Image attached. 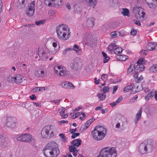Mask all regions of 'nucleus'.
<instances>
[{"instance_id": "obj_1", "label": "nucleus", "mask_w": 157, "mask_h": 157, "mask_svg": "<svg viewBox=\"0 0 157 157\" xmlns=\"http://www.w3.org/2000/svg\"><path fill=\"white\" fill-rule=\"evenodd\" d=\"M43 152L45 157H56L59 153L58 145L54 141L48 143Z\"/></svg>"}, {"instance_id": "obj_2", "label": "nucleus", "mask_w": 157, "mask_h": 157, "mask_svg": "<svg viewBox=\"0 0 157 157\" xmlns=\"http://www.w3.org/2000/svg\"><path fill=\"white\" fill-rule=\"evenodd\" d=\"M56 31L57 37L60 40H67L70 36V29L66 25L62 24L58 25L56 28Z\"/></svg>"}, {"instance_id": "obj_3", "label": "nucleus", "mask_w": 157, "mask_h": 157, "mask_svg": "<svg viewBox=\"0 0 157 157\" xmlns=\"http://www.w3.org/2000/svg\"><path fill=\"white\" fill-rule=\"evenodd\" d=\"M107 130L102 126H98L95 127L91 132L92 136L95 140H102L107 134Z\"/></svg>"}, {"instance_id": "obj_4", "label": "nucleus", "mask_w": 157, "mask_h": 157, "mask_svg": "<svg viewBox=\"0 0 157 157\" xmlns=\"http://www.w3.org/2000/svg\"><path fill=\"white\" fill-rule=\"evenodd\" d=\"M117 155L116 148L114 147H108L102 149L97 157H116Z\"/></svg>"}, {"instance_id": "obj_5", "label": "nucleus", "mask_w": 157, "mask_h": 157, "mask_svg": "<svg viewBox=\"0 0 157 157\" xmlns=\"http://www.w3.org/2000/svg\"><path fill=\"white\" fill-rule=\"evenodd\" d=\"M154 148L153 144L151 141H144L140 145L139 150L141 154L151 152Z\"/></svg>"}, {"instance_id": "obj_6", "label": "nucleus", "mask_w": 157, "mask_h": 157, "mask_svg": "<svg viewBox=\"0 0 157 157\" xmlns=\"http://www.w3.org/2000/svg\"><path fill=\"white\" fill-rule=\"evenodd\" d=\"M55 127L52 125H47L44 127L41 131V134L42 138H46L52 137L54 135Z\"/></svg>"}, {"instance_id": "obj_7", "label": "nucleus", "mask_w": 157, "mask_h": 157, "mask_svg": "<svg viewBox=\"0 0 157 157\" xmlns=\"http://www.w3.org/2000/svg\"><path fill=\"white\" fill-rule=\"evenodd\" d=\"M2 121L5 126L11 128L15 127L16 125L15 119L10 117L4 116L2 118Z\"/></svg>"}, {"instance_id": "obj_8", "label": "nucleus", "mask_w": 157, "mask_h": 157, "mask_svg": "<svg viewBox=\"0 0 157 157\" xmlns=\"http://www.w3.org/2000/svg\"><path fill=\"white\" fill-rule=\"evenodd\" d=\"M16 137L17 140L22 142L29 143L35 141L34 137L29 134L17 135Z\"/></svg>"}, {"instance_id": "obj_9", "label": "nucleus", "mask_w": 157, "mask_h": 157, "mask_svg": "<svg viewBox=\"0 0 157 157\" xmlns=\"http://www.w3.org/2000/svg\"><path fill=\"white\" fill-rule=\"evenodd\" d=\"M54 70L56 74L60 76H67L69 74V71L61 65L55 66Z\"/></svg>"}, {"instance_id": "obj_10", "label": "nucleus", "mask_w": 157, "mask_h": 157, "mask_svg": "<svg viewBox=\"0 0 157 157\" xmlns=\"http://www.w3.org/2000/svg\"><path fill=\"white\" fill-rule=\"evenodd\" d=\"M35 2L33 1L29 3L28 5L27 9L25 11L27 16L32 17L34 14L35 11Z\"/></svg>"}, {"instance_id": "obj_11", "label": "nucleus", "mask_w": 157, "mask_h": 157, "mask_svg": "<svg viewBox=\"0 0 157 157\" xmlns=\"http://www.w3.org/2000/svg\"><path fill=\"white\" fill-rule=\"evenodd\" d=\"M63 0H44L45 5L48 6L58 7L62 4Z\"/></svg>"}, {"instance_id": "obj_12", "label": "nucleus", "mask_w": 157, "mask_h": 157, "mask_svg": "<svg viewBox=\"0 0 157 157\" xmlns=\"http://www.w3.org/2000/svg\"><path fill=\"white\" fill-rule=\"evenodd\" d=\"M22 76L21 75L17 74L14 75L13 77L9 76L8 78V80L10 82L19 84L22 82Z\"/></svg>"}, {"instance_id": "obj_13", "label": "nucleus", "mask_w": 157, "mask_h": 157, "mask_svg": "<svg viewBox=\"0 0 157 157\" xmlns=\"http://www.w3.org/2000/svg\"><path fill=\"white\" fill-rule=\"evenodd\" d=\"M134 10L136 11L135 13L136 17L140 21H143L145 14L144 10L141 8L137 7Z\"/></svg>"}, {"instance_id": "obj_14", "label": "nucleus", "mask_w": 157, "mask_h": 157, "mask_svg": "<svg viewBox=\"0 0 157 157\" xmlns=\"http://www.w3.org/2000/svg\"><path fill=\"white\" fill-rule=\"evenodd\" d=\"M80 59L78 58H76L71 64V68L74 71H78L81 67Z\"/></svg>"}, {"instance_id": "obj_15", "label": "nucleus", "mask_w": 157, "mask_h": 157, "mask_svg": "<svg viewBox=\"0 0 157 157\" xmlns=\"http://www.w3.org/2000/svg\"><path fill=\"white\" fill-rule=\"evenodd\" d=\"M131 88L132 90H134L136 92H139L142 90L141 86H137L135 90H134L135 88H134L133 87H131V86H128L124 88L123 91L124 92H128Z\"/></svg>"}, {"instance_id": "obj_16", "label": "nucleus", "mask_w": 157, "mask_h": 157, "mask_svg": "<svg viewBox=\"0 0 157 157\" xmlns=\"http://www.w3.org/2000/svg\"><path fill=\"white\" fill-rule=\"evenodd\" d=\"M45 70L41 67H39L35 72V75L36 77H44L45 75Z\"/></svg>"}, {"instance_id": "obj_17", "label": "nucleus", "mask_w": 157, "mask_h": 157, "mask_svg": "<svg viewBox=\"0 0 157 157\" xmlns=\"http://www.w3.org/2000/svg\"><path fill=\"white\" fill-rule=\"evenodd\" d=\"M60 85L62 87L65 89H73L75 86L71 83L69 82H63L60 84Z\"/></svg>"}, {"instance_id": "obj_18", "label": "nucleus", "mask_w": 157, "mask_h": 157, "mask_svg": "<svg viewBox=\"0 0 157 157\" xmlns=\"http://www.w3.org/2000/svg\"><path fill=\"white\" fill-rule=\"evenodd\" d=\"M58 44V42L56 40H54V42H53L52 45L53 47L54 48V51L51 50L48 51V52L51 55H54L59 51V48H57Z\"/></svg>"}, {"instance_id": "obj_19", "label": "nucleus", "mask_w": 157, "mask_h": 157, "mask_svg": "<svg viewBox=\"0 0 157 157\" xmlns=\"http://www.w3.org/2000/svg\"><path fill=\"white\" fill-rule=\"evenodd\" d=\"M95 19L93 17H90L87 18L86 22V25L90 28L93 27L94 25Z\"/></svg>"}, {"instance_id": "obj_20", "label": "nucleus", "mask_w": 157, "mask_h": 157, "mask_svg": "<svg viewBox=\"0 0 157 157\" xmlns=\"http://www.w3.org/2000/svg\"><path fill=\"white\" fill-rule=\"evenodd\" d=\"M94 119L93 118L91 119L88 120L86 123L85 125H82L81 126V128L83 130H85L91 124V123L93 122Z\"/></svg>"}, {"instance_id": "obj_21", "label": "nucleus", "mask_w": 157, "mask_h": 157, "mask_svg": "<svg viewBox=\"0 0 157 157\" xmlns=\"http://www.w3.org/2000/svg\"><path fill=\"white\" fill-rule=\"evenodd\" d=\"M142 113V108H140L139 110L136 113L135 117V119L134 120V122L136 124H137L138 121H140L141 119Z\"/></svg>"}, {"instance_id": "obj_22", "label": "nucleus", "mask_w": 157, "mask_h": 157, "mask_svg": "<svg viewBox=\"0 0 157 157\" xmlns=\"http://www.w3.org/2000/svg\"><path fill=\"white\" fill-rule=\"evenodd\" d=\"M92 36L90 34H86L84 37V40L89 45L93 43Z\"/></svg>"}, {"instance_id": "obj_23", "label": "nucleus", "mask_w": 157, "mask_h": 157, "mask_svg": "<svg viewBox=\"0 0 157 157\" xmlns=\"http://www.w3.org/2000/svg\"><path fill=\"white\" fill-rule=\"evenodd\" d=\"M87 5L94 8L96 5L97 0H85Z\"/></svg>"}, {"instance_id": "obj_24", "label": "nucleus", "mask_w": 157, "mask_h": 157, "mask_svg": "<svg viewBox=\"0 0 157 157\" xmlns=\"http://www.w3.org/2000/svg\"><path fill=\"white\" fill-rule=\"evenodd\" d=\"M135 65L134 64H131L128 68L127 71V73L128 75H133L134 73L136 71Z\"/></svg>"}, {"instance_id": "obj_25", "label": "nucleus", "mask_w": 157, "mask_h": 157, "mask_svg": "<svg viewBox=\"0 0 157 157\" xmlns=\"http://www.w3.org/2000/svg\"><path fill=\"white\" fill-rule=\"evenodd\" d=\"M73 49L74 50L75 53L78 55H81L82 54L81 48H80L78 45H77L75 44L73 46Z\"/></svg>"}, {"instance_id": "obj_26", "label": "nucleus", "mask_w": 157, "mask_h": 157, "mask_svg": "<svg viewBox=\"0 0 157 157\" xmlns=\"http://www.w3.org/2000/svg\"><path fill=\"white\" fill-rule=\"evenodd\" d=\"M75 146L73 145L70 146L69 147V148L70 151L71 152H73V155L75 156L77 155L78 151L77 150L76 147Z\"/></svg>"}, {"instance_id": "obj_27", "label": "nucleus", "mask_w": 157, "mask_h": 157, "mask_svg": "<svg viewBox=\"0 0 157 157\" xmlns=\"http://www.w3.org/2000/svg\"><path fill=\"white\" fill-rule=\"evenodd\" d=\"M82 140L80 139H78L73 140L71 143V144L75 147H78L81 144Z\"/></svg>"}, {"instance_id": "obj_28", "label": "nucleus", "mask_w": 157, "mask_h": 157, "mask_svg": "<svg viewBox=\"0 0 157 157\" xmlns=\"http://www.w3.org/2000/svg\"><path fill=\"white\" fill-rule=\"evenodd\" d=\"M96 96L98 97V99L99 101H103L105 99L106 95L103 93L101 94L98 93L96 94Z\"/></svg>"}, {"instance_id": "obj_29", "label": "nucleus", "mask_w": 157, "mask_h": 157, "mask_svg": "<svg viewBox=\"0 0 157 157\" xmlns=\"http://www.w3.org/2000/svg\"><path fill=\"white\" fill-rule=\"evenodd\" d=\"M116 57L117 59L121 61H125L128 59V56L124 55H117Z\"/></svg>"}, {"instance_id": "obj_30", "label": "nucleus", "mask_w": 157, "mask_h": 157, "mask_svg": "<svg viewBox=\"0 0 157 157\" xmlns=\"http://www.w3.org/2000/svg\"><path fill=\"white\" fill-rule=\"evenodd\" d=\"M121 33L119 31H115L111 32L110 33L111 37L112 38L118 37L120 35Z\"/></svg>"}, {"instance_id": "obj_31", "label": "nucleus", "mask_w": 157, "mask_h": 157, "mask_svg": "<svg viewBox=\"0 0 157 157\" xmlns=\"http://www.w3.org/2000/svg\"><path fill=\"white\" fill-rule=\"evenodd\" d=\"M155 43H149L147 44L146 48L149 51H152L154 50L155 46Z\"/></svg>"}, {"instance_id": "obj_32", "label": "nucleus", "mask_w": 157, "mask_h": 157, "mask_svg": "<svg viewBox=\"0 0 157 157\" xmlns=\"http://www.w3.org/2000/svg\"><path fill=\"white\" fill-rule=\"evenodd\" d=\"M144 67L143 64L137 65L135 67V70L139 72L144 71Z\"/></svg>"}, {"instance_id": "obj_33", "label": "nucleus", "mask_w": 157, "mask_h": 157, "mask_svg": "<svg viewBox=\"0 0 157 157\" xmlns=\"http://www.w3.org/2000/svg\"><path fill=\"white\" fill-rule=\"evenodd\" d=\"M40 58L42 60H46L48 58V54L45 52H43L39 56Z\"/></svg>"}, {"instance_id": "obj_34", "label": "nucleus", "mask_w": 157, "mask_h": 157, "mask_svg": "<svg viewBox=\"0 0 157 157\" xmlns=\"http://www.w3.org/2000/svg\"><path fill=\"white\" fill-rule=\"evenodd\" d=\"M150 71L154 73L157 72V64L152 65L149 69Z\"/></svg>"}, {"instance_id": "obj_35", "label": "nucleus", "mask_w": 157, "mask_h": 157, "mask_svg": "<svg viewBox=\"0 0 157 157\" xmlns=\"http://www.w3.org/2000/svg\"><path fill=\"white\" fill-rule=\"evenodd\" d=\"M121 13L124 16H128L129 14V10L125 8H124L122 9V11Z\"/></svg>"}, {"instance_id": "obj_36", "label": "nucleus", "mask_w": 157, "mask_h": 157, "mask_svg": "<svg viewBox=\"0 0 157 157\" xmlns=\"http://www.w3.org/2000/svg\"><path fill=\"white\" fill-rule=\"evenodd\" d=\"M154 96V94H153L152 92H151L145 96V99L146 101H148L150 99L153 98Z\"/></svg>"}, {"instance_id": "obj_37", "label": "nucleus", "mask_w": 157, "mask_h": 157, "mask_svg": "<svg viewBox=\"0 0 157 157\" xmlns=\"http://www.w3.org/2000/svg\"><path fill=\"white\" fill-rule=\"evenodd\" d=\"M102 53L103 56L104 57L103 61L104 63H106L107 62L109 59V57L108 56H107V54L105 53L104 52H102Z\"/></svg>"}, {"instance_id": "obj_38", "label": "nucleus", "mask_w": 157, "mask_h": 157, "mask_svg": "<svg viewBox=\"0 0 157 157\" xmlns=\"http://www.w3.org/2000/svg\"><path fill=\"white\" fill-rule=\"evenodd\" d=\"M122 51V49L120 47L117 48L114 50V52L116 54H120Z\"/></svg>"}, {"instance_id": "obj_39", "label": "nucleus", "mask_w": 157, "mask_h": 157, "mask_svg": "<svg viewBox=\"0 0 157 157\" xmlns=\"http://www.w3.org/2000/svg\"><path fill=\"white\" fill-rule=\"evenodd\" d=\"M61 141L63 142H65L67 141V138L64 134L62 133L59 135Z\"/></svg>"}, {"instance_id": "obj_40", "label": "nucleus", "mask_w": 157, "mask_h": 157, "mask_svg": "<svg viewBox=\"0 0 157 157\" xmlns=\"http://www.w3.org/2000/svg\"><path fill=\"white\" fill-rule=\"evenodd\" d=\"M116 46V45L115 43H112L108 46V50L111 51Z\"/></svg>"}, {"instance_id": "obj_41", "label": "nucleus", "mask_w": 157, "mask_h": 157, "mask_svg": "<svg viewBox=\"0 0 157 157\" xmlns=\"http://www.w3.org/2000/svg\"><path fill=\"white\" fill-rule=\"evenodd\" d=\"M45 90L44 87H36L33 89V90L35 92H37L41 90Z\"/></svg>"}, {"instance_id": "obj_42", "label": "nucleus", "mask_w": 157, "mask_h": 157, "mask_svg": "<svg viewBox=\"0 0 157 157\" xmlns=\"http://www.w3.org/2000/svg\"><path fill=\"white\" fill-rule=\"evenodd\" d=\"M55 13L54 11L52 9H49L48 11V15L49 17L52 16Z\"/></svg>"}, {"instance_id": "obj_43", "label": "nucleus", "mask_w": 157, "mask_h": 157, "mask_svg": "<svg viewBox=\"0 0 157 157\" xmlns=\"http://www.w3.org/2000/svg\"><path fill=\"white\" fill-rule=\"evenodd\" d=\"M19 1L21 4L25 6L27 3L28 0H19Z\"/></svg>"}, {"instance_id": "obj_44", "label": "nucleus", "mask_w": 157, "mask_h": 157, "mask_svg": "<svg viewBox=\"0 0 157 157\" xmlns=\"http://www.w3.org/2000/svg\"><path fill=\"white\" fill-rule=\"evenodd\" d=\"M81 114V113H80L79 112H78L75 113V114L73 115L71 117L72 118L74 119L76 118L77 117H78Z\"/></svg>"}, {"instance_id": "obj_45", "label": "nucleus", "mask_w": 157, "mask_h": 157, "mask_svg": "<svg viewBox=\"0 0 157 157\" xmlns=\"http://www.w3.org/2000/svg\"><path fill=\"white\" fill-rule=\"evenodd\" d=\"M109 88L108 86L104 87L102 90L103 93L105 94V93L109 91Z\"/></svg>"}, {"instance_id": "obj_46", "label": "nucleus", "mask_w": 157, "mask_h": 157, "mask_svg": "<svg viewBox=\"0 0 157 157\" xmlns=\"http://www.w3.org/2000/svg\"><path fill=\"white\" fill-rule=\"evenodd\" d=\"M138 96L137 95H136L134 96L133 98H132L131 99L129 100V102L130 103H133L134 102L135 100L137 99L138 98Z\"/></svg>"}, {"instance_id": "obj_47", "label": "nucleus", "mask_w": 157, "mask_h": 157, "mask_svg": "<svg viewBox=\"0 0 157 157\" xmlns=\"http://www.w3.org/2000/svg\"><path fill=\"white\" fill-rule=\"evenodd\" d=\"M44 22L45 21L44 20L37 21H36L35 24L37 25H40L43 24Z\"/></svg>"}, {"instance_id": "obj_48", "label": "nucleus", "mask_w": 157, "mask_h": 157, "mask_svg": "<svg viewBox=\"0 0 157 157\" xmlns=\"http://www.w3.org/2000/svg\"><path fill=\"white\" fill-rule=\"evenodd\" d=\"M79 135L80 133H73L72 134L71 137L72 139H74L79 136Z\"/></svg>"}, {"instance_id": "obj_49", "label": "nucleus", "mask_w": 157, "mask_h": 157, "mask_svg": "<svg viewBox=\"0 0 157 157\" xmlns=\"http://www.w3.org/2000/svg\"><path fill=\"white\" fill-rule=\"evenodd\" d=\"M143 79V76H142V75H141L140 76L139 78L138 77V78H137V79H136L135 80V81L136 82L139 83L141 80Z\"/></svg>"}, {"instance_id": "obj_50", "label": "nucleus", "mask_w": 157, "mask_h": 157, "mask_svg": "<svg viewBox=\"0 0 157 157\" xmlns=\"http://www.w3.org/2000/svg\"><path fill=\"white\" fill-rule=\"evenodd\" d=\"M26 65L25 64H22V68H21V70L24 73H26L27 72V71L25 70V68H26V67H25Z\"/></svg>"}, {"instance_id": "obj_51", "label": "nucleus", "mask_w": 157, "mask_h": 157, "mask_svg": "<svg viewBox=\"0 0 157 157\" xmlns=\"http://www.w3.org/2000/svg\"><path fill=\"white\" fill-rule=\"evenodd\" d=\"M108 75L107 74H103L101 76V78L103 80H105L107 79Z\"/></svg>"}, {"instance_id": "obj_52", "label": "nucleus", "mask_w": 157, "mask_h": 157, "mask_svg": "<svg viewBox=\"0 0 157 157\" xmlns=\"http://www.w3.org/2000/svg\"><path fill=\"white\" fill-rule=\"evenodd\" d=\"M139 72H137V71H136L133 74V77L136 78V79H137L138 78V73Z\"/></svg>"}, {"instance_id": "obj_53", "label": "nucleus", "mask_w": 157, "mask_h": 157, "mask_svg": "<svg viewBox=\"0 0 157 157\" xmlns=\"http://www.w3.org/2000/svg\"><path fill=\"white\" fill-rule=\"evenodd\" d=\"M148 6L151 9H154L156 7V6L155 5L152 3L148 4Z\"/></svg>"}, {"instance_id": "obj_54", "label": "nucleus", "mask_w": 157, "mask_h": 157, "mask_svg": "<svg viewBox=\"0 0 157 157\" xmlns=\"http://www.w3.org/2000/svg\"><path fill=\"white\" fill-rule=\"evenodd\" d=\"M144 63L143 60L142 59H140L138 60L137 62V65L142 64Z\"/></svg>"}, {"instance_id": "obj_55", "label": "nucleus", "mask_w": 157, "mask_h": 157, "mask_svg": "<svg viewBox=\"0 0 157 157\" xmlns=\"http://www.w3.org/2000/svg\"><path fill=\"white\" fill-rule=\"evenodd\" d=\"M5 139V137L3 135H0V141L3 142Z\"/></svg>"}, {"instance_id": "obj_56", "label": "nucleus", "mask_w": 157, "mask_h": 157, "mask_svg": "<svg viewBox=\"0 0 157 157\" xmlns=\"http://www.w3.org/2000/svg\"><path fill=\"white\" fill-rule=\"evenodd\" d=\"M123 99V97L122 96H121L116 101V102L117 103L120 102Z\"/></svg>"}, {"instance_id": "obj_57", "label": "nucleus", "mask_w": 157, "mask_h": 157, "mask_svg": "<svg viewBox=\"0 0 157 157\" xmlns=\"http://www.w3.org/2000/svg\"><path fill=\"white\" fill-rule=\"evenodd\" d=\"M101 113L102 114H104L108 111V109L107 108H105L104 109H101Z\"/></svg>"}, {"instance_id": "obj_58", "label": "nucleus", "mask_w": 157, "mask_h": 157, "mask_svg": "<svg viewBox=\"0 0 157 157\" xmlns=\"http://www.w3.org/2000/svg\"><path fill=\"white\" fill-rule=\"evenodd\" d=\"M60 101V100L59 99H57L56 100H54L52 101L53 102H54L55 104H59Z\"/></svg>"}, {"instance_id": "obj_59", "label": "nucleus", "mask_w": 157, "mask_h": 157, "mask_svg": "<svg viewBox=\"0 0 157 157\" xmlns=\"http://www.w3.org/2000/svg\"><path fill=\"white\" fill-rule=\"evenodd\" d=\"M73 50V49L71 48H68L66 49L64 51L63 53L64 54L66 53L68 51H70Z\"/></svg>"}, {"instance_id": "obj_60", "label": "nucleus", "mask_w": 157, "mask_h": 157, "mask_svg": "<svg viewBox=\"0 0 157 157\" xmlns=\"http://www.w3.org/2000/svg\"><path fill=\"white\" fill-rule=\"evenodd\" d=\"M118 88V86H113V93L114 94L117 90Z\"/></svg>"}, {"instance_id": "obj_61", "label": "nucleus", "mask_w": 157, "mask_h": 157, "mask_svg": "<svg viewBox=\"0 0 157 157\" xmlns=\"http://www.w3.org/2000/svg\"><path fill=\"white\" fill-rule=\"evenodd\" d=\"M133 21L135 24L139 26L140 25V23L139 21L136 20H134Z\"/></svg>"}, {"instance_id": "obj_62", "label": "nucleus", "mask_w": 157, "mask_h": 157, "mask_svg": "<svg viewBox=\"0 0 157 157\" xmlns=\"http://www.w3.org/2000/svg\"><path fill=\"white\" fill-rule=\"evenodd\" d=\"M75 11L77 12H80L81 10V8L79 7H77L75 9Z\"/></svg>"}, {"instance_id": "obj_63", "label": "nucleus", "mask_w": 157, "mask_h": 157, "mask_svg": "<svg viewBox=\"0 0 157 157\" xmlns=\"http://www.w3.org/2000/svg\"><path fill=\"white\" fill-rule=\"evenodd\" d=\"M136 33H137L136 31V30H132L130 32V33H131V35H132L133 36L135 35L136 34Z\"/></svg>"}, {"instance_id": "obj_64", "label": "nucleus", "mask_w": 157, "mask_h": 157, "mask_svg": "<svg viewBox=\"0 0 157 157\" xmlns=\"http://www.w3.org/2000/svg\"><path fill=\"white\" fill-rule=\"evenodd\" d=\"M66 7L67 8L68 10H70L71 9V6L70 4L68 3H67L66 4Z\"/></svg>"}]
</instances>
